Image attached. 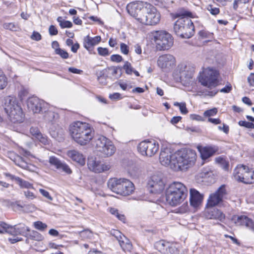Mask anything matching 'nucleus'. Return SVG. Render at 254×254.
<instances>
[{
  "label": "nucleus",
  "mask_w": 254,
  "mask_h": 254,
  "mask_svg": "<svg viewBox=\"0 0 254 254\" xmlns=\"http://www.w3.org/2000/svg\"><path fill=\"white\" fill-rule=\"evenodd\" d=\"M159 160L162 165L169 166L175 171H186L195 164L196 153L189 148H182L173 152L166 148L161 150Z\"/></svg>",
  "instance_id": "1"
},
{
  "label": "nucleus",
  "mask_w": 254,
  "mask_h": 254,
  "mask_svg": "<svg viewBox=\"0 0 254 254\" xmlns=\"http://www.w3.org/2000/svg\"><path fill=\"white\" fill-rule=\"evenodd\" d=\"M192 13L184 9L180 10L175 14V18H179L175 23L174 30L176 34L183 38H190L194 33V27L189 18Z\"/></svg>",
  "instance_id": "2"
},
{
  "label": "nucleus",
  "mask_w": 254,
  "mask_h": 254,
  "mask_svg": "<svg viewBox=\"0 0 254 254\" xmlns=\"http://www.w3.org/2000/svg\"><path fill=\"white\" fill-rule=\"evenodd\" d=\"M69 131L73 139L78 144L84 145L93 138L94 131L89 124L80 121L70 125Z\"/></svg>",
  "instance_id": "3"
},
{
  "label": "nucleus",
  "mask_w": 254,
  "mask_h": 254,
  "mask_svg": "<svg viewBox=\"0 0 254 254\" xmlns=\"http://www.w3.org/2000/svg\"><path fill=\"white\" fill-rule=\"evenodd\" d=\"M218 72L213 68H203L198 77V81L203 86L207 87L209 90L206 91V95L214 96L217 93L215 88L218 85Z\"/></svg>",
  "instance_id": "4"
},
{
  "label": "nucleus",
  "mask_w": 254,
  "mask_h": 254,
  "mask_svg": "<svg viewBox=\"0 0 254 254\" xmlns=\"http://www.w3.org/2000/svg\"><path fill=\"white\" fill-rule=\"evenodd\" d=\"M188 190L184 184L175 182L169 185L165 192L167 202L172 206L180 204L187 196Z\"/></svg>",
  "instance_id": "5"
},
{
  "label": "nucleus",
  "mask_w": 254,
  "mask_h": 254,
  "mask_svg": "<svg viewBox=\"0 0 254 254\" xmlns=\"http://www.w3.org/2000/svg\"><path fill=\"white\" fill-rule=\"evenodd\" d=\"M4 110L9 120L13 124L23 122L24 115L17 99L12 96H7L4 100Z\"/></svg>",
  "instance_id": "6"
},
{
  "label": "nucleus",
  "mask_w": 254,
  "mask_h": 254,
  "mask_svg": "<svg viewBox=\"0 0 254 254\" xmlns=\"http://www.w3.org/2000/svg\"><path fill=\"white\" fill-rule=\"evenodd\" d=\"M95 147L100 155L105 158L112 156L116 150L112 141L104 136H100L95 140Z\"/></svg>",
  "instance_id": "7"
},
{
  "label": "nucleus",
  "mask_w": 254,
  "mask_h": 254,
  "mask_svg": "<svg viewBox=\"0 0 254 254\" xmlns=\"http://www.w3.org/2000/svg\"><path fill=\"white\" fill-rule=\"evenodd\" d=\"M161 15L156 7L150 3L146 5L142 15L138 18V21L147 25H155L160 21Z\"/></svg>",
  "instance_id": "8"
},
{
  "label": "nucleus",
  "mask_w": 254,
  "mask_h": 254,
  "mask_svg": "<svg viewBox=\"0 0 254 254\" xmlns=\"http://www.w3.org/2000/svg\"><path fill=\"white\" fill-rule=\"evenodd\" d=\"M233 175L238 181L245 184L254 183V171L247 166L238 165L234 170Z\"/></svg>",
  "instance_id": "9"
},
{
  "label": "nucleus",
  "mask_w": 254,
  "mask_h": 254,
  "mask_svg": "<svg viewBox=\"0 0 254 254\" xmlns=\"http://www.w3.org/2000/svg\"><path fill=\"white\" fill-rule=\"evenodd\" d=\"M153 37L156 47L159 50H168L173 45L172 36L165 31H155Z\"/></svg>",
  "instance_id": "10"
},
{
  "label": "nucleus",
  "mask_w": 254,
  "mask_h": 254,
  "mask_svg": "<svg viewBox=\"0 0 254 254\" xmlns=\"http://www.w3.org/2000/svg\"><path fill=\"white\" fill-rule=\"evenodd\" d=\"M159 145L154 140H145L140 142L137 149L139 153L143 156L152 157L159 150Z\"/></svg>",
  "instance_id": "11"
},
{
  "label": "nucleus",
  "mask_w": 254,
  "mask_h": 254,
  "mask_svg": "<svg viewBox=\"0 0 254 254\" xmlns=\"http://www.w3.org/2000/svg\"><path fill=\"white\" fill-rule=\"evenodd\" d=\"M227 194L224 185L221 186L215 192L211 193L207 199L206 207H213L223 201Z\"/></svg>",
  "instance_id": "12"
},
{
  "label": "nucleus",
  "mask_w": 254,
  "mask_h": 254,
  "mask_svg": "<svg viewBox=\"0 0 254 254\" xmlns=\"http://www.w3.org/2000/svg\"><path fill=\"white\" fill-rule=\"evenodd\" d=\"M27 106L28 110L35 114L46 112V109L49 107L47 103L36 97L29 98Z\"/></svg>",
  "instance_id": "13"
},
{
  "label": "nucleus",
  "mask_w": 254,
  "mask_h": 254,
  "mask_svg": "<svg viewBox=\"0 0 254 254\" xmlns=\"http://www.w3.org/2000/svg\"><path fill=\"white\" fill-rule=\"evenodd\" d=\"M148 3L142 1L132 2L127 5V10L131 16L134 17L138 21V18L142 16L144 9Z\"/></svg>",
  "instance_id": "14"
},
{
  "label": "nucleus",
  "mask_w": 254,
  "mask_h": 254,
  "mask_svg": "<svg viewBox=\"0 0 254 254\" xmlns=\"http://www.w3.org/2000/svg\"><path fill=\"white\" fill-rule=\"evenodd\" d=\"M176 63L175 58L170 54L161 55L157 60L158 66L164 71H168L173 68Z\"/></svg>",
  "instance_id": "15"
},
{
  "label": "nucleus",
  "mask_w": 254,
  "mask_h": 254,
  "mask_svg": "<svg viewBox=\"0 0 254 254\" xmlns=\"http://www.w3.org/2000/svg\"><path fill=\"white\" fill-rule=\"evenodd\" d=\"M148 185L151 189L150 191L152 193L161 192L165 187V183L162 180V176L159 174L153 175L151 177Z\"/></svg>",
  "instance_id": "16"
},
{
  "label": "nucleus",
  "mask_w": 254,
  "mask_h": 254,
  "mask_svg": "<svg viewBox=\"0 0 254 254\" xmlns=\"http://www.w3.org/2000/svg\"><path fill=\"white\" fill-rule=\"evenodd\" d=\"M178 70L180 79L187 81L192 77L194 72V67L191 64L183 63L178 65Z\"/></svg>",
  "instance_id": "17"
},
{
  "label": "nucleus",
  "mask_w": 254,
  "mask_h": 254,
  "mask_svg": "<svg viewBox=\"0 0 254 254\" xmlns=\"http://www.w3.org/2000/svg\"><path fill=\"white\" fill-rule=\"evenodd\" d=\"M110 234L118 241L121 247L125 252H129L132 249V245L129 240L124 236L120 231L113 229Z\"/></svg>",
  "instance_id": "18"
},
{
  "label": "nucleus",
  "mask_w": 254,
  "mask_h": 254,
  "mask_svg": "<svg viewBox=\"0 0 254 254\" xmlns=\"http://www.w3.org/2000/svg\"><path fill=\"white\" fill-rule=\"evenodd\" d=\"M232 221L237 226H245L252 229L254 228V222L244 215H235L232 218Z\"/></svg>",
  "instance_id": "19"
},
{
  "label": "nucleus",
  "mask_w": 254,
  "mask_h": 254,
  "mask_svg": "<svg viewBox=\"0 0 254 254\" xmlns=\"http://www.w3.org/2000/svg\"><path fill=\"white\" fill-rule=\"evenodd\" d=\"M204 215L207 219H216L221 221H222L225 217L222 211L213 207H206Z\"/></svg>",
  "instance_id": "20"
},
{
  "label": "nucleus",
  "mask_w": 254,
  "mask_h": 254,
  "mask_svg": "<svg viewBox=\"0 0 254 254\" xmlns=\"http://www.w3.org/2000/svg\"><path fill=\"white\" fill-rule=\"evenodd\" d=\"M120 190H121L119 191V194L124 196L128 195L133 191L134 185L129 180L122 178Z\"/></svg>",
  "instance_id": "21"
},
{
  "label": "nucleus",
  "mask_w": 254,
  "mask_h": 254,
  "mask_svg": "<svg viewBox=\"0 0 254 254\" xmlns=\"http://www.w3.org/2000/svg\"><path fill=\"white\" fill-rule=\"evenodd\" d=\"M31 135L44 145L50 144V140L45 134H42L37 127H32L30 129Z\"/></svg>",
  "instance_id": "22"
},
{
  "label": "nucleus",
  "mask_w": 254,
  "mask_h": 254,
  "mask_svg": "<svg viewBox=\"0 0 254 254\" xmlns=\"http://www.w3.org/2000/svg\"><path fill=\"white\" fill-rule=\"evenodd\" d=\"M49 162L51 165L54 166L57 169L62 170L67 174H71L72 172L68 165L62 162L55 156L50 157Z\"/></svg>",
  "instance_id": "23"
},
{
  "label": "nucleus",
  "mask_w": 254,
  "mask_h": 254,
  "mask_svg": "<svg viewBox=\"0 0 254 254\" xmlns=\"http://www.w3.org/2000/svg\"><path fill=\"white\" fill-rule=\"evenodd\" d=\"M203 200V195L194 189L190 190V204L193 207H198Z\"/></svg>",
  "instance_id": "24"
},
{
  "label": "nucleus",
  "mask_w": 254,
  "mask_h": 254,
  "mask_svg": "<svg viewBox=\"0 0 254 254\" xmlns=\"http://www.w3.org/2000/svg\"><path fill=\"white\" fill-rule=\"evenodd\" d=\"M10 230L9 231L10 234L13 236L18 235L26 236L27 232H30V228L23 224L11 226Z\"/></svg>",
  "instance_id": "25"
},
{
  "label": "nucleus",
  "mask_w": 254,
  "mask_h": 254,
  "mask_svg": "<svg viewBox=\"0 0 254 254\" xmlns=\"http://www.w3.org/2000/svg\"><path fill=\"white\" fill-rule=\"evenodd\" d=\"M101 40V38L100 36L91 37L89 35H87L84 37L83 40L84 47L90 52L92 47L98 45Z\"/></svg>",
  "instance_id": "26"
},
{
  "label": "nucleus",
  "mask_w": 254,
  "mask_h": 254,
  "mask_svg": "<svg viewBox=\"0 0 254 254\" xmlns=\"http://www.w3.org/2000/svg\"><path fill=\"white\" fill-rule=\"evenodd\" d=\"M197 148L200 152L202 160H206L214 155L216 149L212 146H198Z\"/></svg>",
  "instance_id": "27"
},
{
  "label": "nucleus",
  "mask_w": 254,
  "mask_h": 254,
  "mask_svg": "<svg viewBox=\"0 0 254 254\" xmlns=\"http://www.w3.org/2000/svg\"><path fill=\"white\" fill-rule=\"evenodd\" d=\"M67 154L73 161L78 163L80 165H84L85 164V157L79 152L75 150H72L68 151Z\"/></svg>",
  "instance_id": "28"
},
{
  "label": "nucleus",
  "mask_w": 254,
  "mask_h": 254,
  "mask_svg": "<svg viewBox=\"0 0 254 254\" xmlns=\"http://www.w3.org/2000/svg\"><path fill=\"white\" fill-rule=\"evenodd\" d=\"M122 179L117 178L109 179L107 182L108 188L113 192L119 194V191L121 190H120V187L122 182Z\"/></svg>",
  "instance_id": "29"
},
{
  "label": "nucleus",
  "mask_w": 254,
  "mask_h": 254,
  "mask_svg": "<svg viewBox=\"0 0 254 254\" xmlns=\"http://www.w3.org/2000/svg\"><path fill=\"white\" fill-rule=\"evenodd\" d=\"M49 107L46 109V112H43L41 114H44L43 118L45 121L52 124L55 123L59 119V115L55 112L49 110Z\"/></svg>",
  "instance_id": "30"
},
{
  "label": "nucleus",
  "mask_w": 254,
  "mask_h": 254,
  "mask_svg": "<svg viewBox=\"0 0 254 254\" xmlns=\"http://www.w3.org/2000/svg\"><path fill=\"white\" fill-rule=\"evenodd\" d=\"M50 133L52 137L61 141L64 139V130L62 128L58 127L55 129L50 128Z\"/></svg>",
  "instance_id": "31"
},
{
  "label": "nucleus",
  "mask_w": 254,
  "mask_h": 254,
  "mask_svg": "<svg viewBox=\"0 0 254 254\" xmlns=\"http://www.w3.org/2000/svg\"><path fill=\"white\" fill-rule=\"evenodd\" d=\"M101 162L96 161L93 158L88 159L87 165L89 169L96 173H100V168H101Z\"/></svg>",
  "instance_id": "32"
},
{
  "label": "nucleus",
  "mask_w": 254,
  "mask_h": 254,
  "mask_svg": "<svg viewBox=\"0 0 254 254\" xmlns=\"http://www.w3.org/2000/svg\"><path fill=\"white\" fill-rule=\"evenodd\" d=\"M168 243V242L161 240L156 242L154 247L161 254H165Z\"/></svg>",
  "instance_id": "33"
},
{
  "label": "nucleus",
  "mask_w": 254,
  "mask_h": 254,
  "mask_svg": "<svg viewBox=\"0 0 254 254\" xmlns=\"http://www.w3.org/2000/svg\"><path fill=\"white\" fill-rule=\"evenodd\" d=\"M14 162L16 165L23 169H27L28 168V164L26 162L24 159L20 156H16L14 160Z\"/></svg>",
  "instance_id": "34"
},
{
  "label": "nucleus",
  "mask_w": 254,
  "mask_h": 254,
  "mask_svg": "<svg viewBox=\"0 0 254 254\" xmlns=\"http://www.w3.org/2000/svg\"><path fill=\"white\" fill-rule=\"evenodd\" d=\"M17 184L20 186L21 188H24L27 189H34L33 185L30 183L22 179L19 178V179H17Z\"/></svg>",
  "instance_id": "35"
},
{
  "label": "nucleus",
  "mask_w": 254,
  "mask_h": 254,
  "mask_svg": "<svg viewBox=\"0 0 254 254\" xmlns=\"http://www.w3.org/2000/svg\"><path fill=\"white\" fill-rule=\"evenodd\" d=\"M178 248L173 244L168 243L165 254H179Z\"/></svg>",
  "instance_id": "36"
},
{
  "label": "nucleus",
  "mask_w": 254,
  "mask_h": 254,
  "mask_svg": "<svg viewBox=\"0 0 254 254\" xmlns=\"http://www.w3.org/2000/svg\"><path fill=\"white\" fill-rule=\"evenodd\" d=\"M7 85V78L0 69V90L4 89Z\"/></svg>",
  "instance_id": "37"
},
{
  "label": "nucleus",
  "mask_w": 254,
  "mask_h": 254,
  "mask_svg": "<svg viewBox=\"0 0 254 254\" xmlns=\"http://www.w3.org/2000/svg\"><path fill=\"white\" fill-rule=\"evenodd\" d=\"M57 21L62 28H71L72 26V23L70 21L63 20L61 16L58 17Z\"/></svg>",
  "instance_id": "38"
},
{
  "label": "nucleus",
  "mask_w": 254,
  "mask_h": 254,
  "mask_svg": "<svg viewBox=\"0 0 254 254\" xmlns=\"http://www.w3.org/2000/svg\"><path fill=\"white\" fill-rule=\"evenodd\" d=\"M110 212L118 218V219L121 221L125 222L126 218L124 215L122 214H120L119 213L118 210L115 208H110Z\"/></svg>",
  "instance_id": "39"
},
{
  "label": "nucleus",
  "mask_w": 254,
  "mask_h": 254,
  "mask_svg": "<svg viewBox=\"0 0 254 254\" xmlns=\"http://www.w3.org/2000/svg\"><path fill=\"white\" fill-rule=\"evenodd\" d=\"M79 236L83 239H90L93 236V233L89 229H86L79 233Z\"/></svg>",
  "instance_id": "40"
},
{
  "label": "nucleus",
  "mask_w": 254,
  "mask_h": 254,
  "mask_svg": "<svg viewBox=\"0 0 254 254\" xmlns=\"http://www.w3.org/2000/svg\"><path fill=\"white\" fill-rule=\"evenodd\" d=\"M11 226H10L6 223L1 222H0V233H7L10 234V228Z\"/></svg>",
  "instance_id": "41"
},
{
  "label": "nucleus",
  "mask_w": 254,
  "mask_h": 254,
  "mask_svg": "<svg viewBox=\"0 0 254 254\" xmlns=\"http://www.w3.org/2000/svg\"><path fill=\"white\" fill-rule=\"evenodd\" d=\"M34 227L41 231H44L47 228V225L41 221H38L33 223Z\"/></svg>",
  "instance_id": "42"
},
{
  "label": "nucleus",
  "mask_w": 254,
  "mask_h": 254,
  "mask_svg": "<svg viewBox=\"0 0 254 254\" xmlns=\"http://www.w3.org/2000/svg\"><path fill=\"white\" fill-rule=\"evenodd\" d=\"M174 105L179 107V109L182 114H186L188 113L185 103L175 102Z\"/></svg>",
  "instance_id": "43"
},
{
  "label": "nucleus",
  "mask_w": 254,
  "mask_h": 254,
  "mask_svg": "<svg viewBox=\"0 0 254 254\" xmlns=\"http://www.w3.org/2000/svg\"><path fill=\"white\" fill-rule=\"evenodd\" d=\"M30 237L32 239L38 241H42L44 239L43 236L41 234L35 231L31 232Z\"/></svg>",
  "instance_id": "44"
},
{
  "label": "nucleus",
  "mask_w": 254,
  "mask_h": 254,
  "mask_svg": "<svg viewBox=\"0 0 254 254\" xmlns=\"http://www.w3.org/2000/svg\"><path fill=\"white\" fill-rule=\"evenodd\" d=\"M55 52L56 54L60 55L63 59H66L68 58V53L63 49L56 48Z\"/></svg>",
  "instance_id": "45"
},
{
  "label": "nucleus",
  "mask_w": 254,
  "mask_h": 254,
  "mask_svg": "<svg viewBox=\"0 0 254 254\" xmlns=\"http://www.w3.org/2000/svg\"><path fill=\"white\" fill-rule=\"evenodd\" d=\"M207 9L213 15H216L220 13L219 8L212 4H209L207 6Z\"/></svg>",
  "instance_id": "46"
},
{
  "label": "nucleus",
  "mask_w": 254,
  "mask_h": 254,
  "mask_svg": "<svg viewBox=\"0 0 254 254\" xmlns=\"http://www.w3.org/2000/svg\"><path fill=\"white\" fill-rule=\"evenodd\" d=\"M216 160L217 162L221 163L222 165V167L225 170H228L229 169V164L228 162H226L225 160L223 159L222 158H217Z\"/></svg>",
  "instance_id": "47"
},
{
  "label": "nucleus",
  "mask_w": 254,
  "mask_h": 254,
  "mask_svg": "<svg viewBox=\"0 0 254 254\" xmlns=\"http://www.w3.org/2000/svg\"><path fill=\"white\" fill-rule=\"evenodd\" d=\"M124 69L126 70V72L128 74H131L134 70L131 66V64L126 62L123 66Z\"/></svg>",
  "instance_id": "48"
},
{
  "label": "nucleus",
  "mask_w": 254,
  "mask_h": 254,
  "mask_svg": "<svg viewBox=\"0 0 254 254\" xmlns=\"http://www.w3.org/2000/svg\"><path fill=\"white\" fill-rule=\"evenodd\" d=\"M97 51L99 55L104 57L108 56L110 54L108 49L106 48L98 47Z\"/></svg>",
  "instance_id": "49"
},
{
  "label": "nucleus",
  "mask_w": 254,
  "mask_h": 254,
  "mask_svg": "<svg viewBox=\"0 0 254 254\" xmlns=\"http://www.w3.org/2000/svg\"><path fill=\"white\" fill-rule=\"evenodd\" d=\"M239 125L242 127H245L248 128H254V124L245 121H240L239 122Z\"/></svg>",
  "instance_id": "50"
},
{
  "label": "nucleus",
  "mask_w": 254,
  "mask_h": 254,
  "mask_svg": "<svg viewBox=\"0 0 254 254\" xmlns=\"http://www.w3.org/2000/svg\"><path fill=\"white\" fill-rule=\"evenodd\" d=\"M217 113V109L215 108L205 111L203 115L205 117H211L215 115Z\"/></svg>",
  "instance_id": "51"
},
{
  "label": "nucleus",
  "mask_w": 254,
  "mask_h": 254,
  "mask_svg": "<svg viewBox=\"0 0 254 254\" xmlns=\"http://www.w3.org/2000/svg\"><path fill=\"white\" fill-rule=\"evenodd\" d=\"M111 168V166L109 163H101V168H100V173L104 172L109 170Z\"/></svg>",
  "instance_id": "52"
},
{
  "label": "nucleus",
  "mask_w": 254,
  "mask_h": 254,
  "mask_svg": "<svg viewBox=\"0 0 254 254\" xmlns=\"http://www.w3.org/2000/svg\"><path fill=\"white\" fill-rule=\"evenodd\" d=\"M120 50L122 53L127 55L129 52V47L127 44L122 43L120 44Z\"/></svg>",
  "instance_id": "53"
},
{
  "label": "nucleus",
  "mask_w": 254,
  "mask_h": 254,
  "mask_svg": "<svg viewBox=\"0 0 254 254\" xmlns=\"http://www.w3.org/2000/svg\"><path fill=\"white\" fill-rule=\"evenodd\" d=\"M110 59L112 62L116 63H120L123 60L122 57L118 54L112 55L110 57Z\"/></svg>",
  "instance_id": "54"
},
{
  "label": "nucleus",
  "mask_w": 254,
  "mask_h": 254,
  "mask_svg": "<svg viewBox=\"0 0 254 254\" xmlns=\"http://www.w3.org/2000/svg\"><path fill=\"white\" fill-rule=\"evenodd\" d=\"M199 35L202 38H210L212 36V34L208 32L205 30H201L198 33Z\"/></svg>",
  "instance_id": "55"
},
{
  "label": "nucleus",
  "mask_w": 254,
  "mask_h": 254,
  "mask_svg": "<svg viewBox=\"0 0 254 254\" xmlns=\"http://www.w3.org/2000/svg\"><path fill=\"white\" fill-rule=\"evenodd\" d=\"M249 2V0H235L233 3V8L236 10L239 4H245Z\"/></svg>",
  "instance_id": "56"
},
{
  "label": "nucleus",
  "mask_w": 254,
  "mask_h": 254,
  "mask_svg": "<svg viewBox=\"0 0 254 254\" xmlns=\"http://www.w3.org/2000/svg\"><path fill=\"white\" fill-rule=\"evenodd\" d=\"M24 194L26 198L30 200H32L36 198L35 195L30 190H25L24 191Z\"/></svg>",
  "instance_id": "57"
},
{
  "label": "nucleus",
  "mask_w": 254,
  "mask_h": 254,
  "mask_svg": "<svg viewBox=\"0 0 254 254\" xmlns=\"http://www.w3.org/2000/svg\"><path fill=\"white\" fill-rule=\"evenodd\" d=\"M39 191L42 194V195L43 196L45 197L49 200H53V197L50 195L49 192L47 191V190H46L44 189H40Z\"/></svg>",
  "instance_id": "58"
},
{
  "label": "nucleus",
  "mask_w": 254,
  "mask_h": 254,
  "mask_svg": "<svg viewBox=\"0 0 254 254\" xmlns=\"http://www.w3.org/2000/svg\"><path fill=\"white\" fill-rule=\"evenodd\" d=\"M31 38L32 40L39 41L41 39V35L39 33L34 31L31 36Z\"/></svg>",
  "instance_id": "59"
},
{
  "label": "nucleus",
  "mask_w": 254,
  "mask_h": 254,
  "mask_svg": "<svg viewBox=\"0 0 254 254\" xmlns=\"http://www.w3.org/2000/svg\"><path fill=\"white\" fill-rule=\"evenodd\" d=\"M190 118L192 120H195V121H204L203 118L201 116L198 115H196V114H191L190 115Z\"/></svg>",
  "instance_id": "60"
},
{
  "label": "nucleus",
  "mask_w": 254,
  "mask_h": 254,
  "mask_svg": "<svg viewBox=\"0 0 254 254\" xmlns=\"http://www.w3.org/2000/svg\"><path fill=\"white\" fill-rule=\"evenodd\" d=\"M49 31L51 35H56L58 34V30L54 25H51L50 26Z\"/></svg>",
  "instance_id": "61"
},
{
  "label": "nucleus",
  "mask_w": 254,
  "mask_h": 254,
  "mask_svg": "<svg viewBox=\"0 0 254 254\" xmlns=\"http://www.w3.org/2000/svg\"><path fill=\"white\" fill-rule=\"evenodd\" d=\"M248 81L250 86H254V73H251L248 77Z\"/></svg>",
  "instance_id": "62"
},
{
  "label": "nucleus",
  "mask_w": 254,
  "mask_h": 254,
  "mask_svg": "<svg viewBox=\"0 0 254 254\" xmlns=\"http://www.w3.org/2000/svg\"><path fill=\"white\" fill-rule=\"evenodd\" d=\"M232 90V86L230 84L227 85L225 87L220 89V91L223 93H229Z\"/></svg>",
  "instance_id": "63"
},
{
  "label": "nucleus",
  "mask_w": 254,
  "mask_h": 254,
  "mask_svg": "<svg viewBox=\"0 0 254 254\" xmlns=\"http://www.w3.org/2000/svg\"><path fill=\"white\" fill-rule=\"evenodd\" d=\"M109 98L112 100H119L122 98L121 97V94L119 93H114L112 94H110L109 96Z\"/></svg>",
  "instance_id": "64"
}]
</instances>
